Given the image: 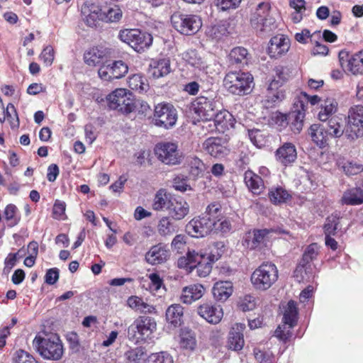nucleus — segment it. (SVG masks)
<instances>
[{
  "instance_id": "obj_54",
  "label": "nucleus",
  "mask_w": 363,
  "mask_h": 363,
  "mask_svg": "<svg viewBox=\"0 0 363 363\" xmlns=\"http://www.w3.org/2000/svg\"><path fill=\"white\" fill-rule=\"evenodd\" d=\"M227 22H220L212 26L209 30L211 36L213 38L219 40L223 36L227 35L229 32L228 30Z\"/></svg>"
},
{
  "instance_id": "obj_64",
  "label": "nucleus",
  "mask_w": 363,
  "mask_h": 363,
  "mask_svg": "<svg viewBox=\"0 0 363 363\" xmlns=\"http://www.w3.org/2000/svg\"><path fill=\"white\" fill-rule=\"evenodd\" d=\"M40 57L43 60L46 65H51L54 60L53 48L51 46L45 47L42 51Z\"/></svg>"
},
{
  "instance_id": "obj_37",
  "label": "nucleus",
  "mask_w": 363,
  "mask_h": 363,
  "mask_svg": "<svg viewBox=\"0 0 363 363\" xmlns=\"http://www.w3.org/2000/svg\"><path fill=\"white\" fill-rule=\"evenodd\" d=\"M172 200V198L167 194L166 190L161 189L155 195L152 204V209L155 211L168 210Z\"/></svg>"
},
{
  "instance_id": "obj_24",
  "label": "nucleus",
  "mask_w": 363,
  "mask_h": 363,
  "mask_svg": "<svg viewBox=\"0 0 363 363\" xmlns=\"http://www.w3.org/2000/svg\"><path fill=\"white\" fill-rule=\"evenodd\" d=\"M269 233L267 229L254 230L248 232L244 237L242 245L250 250L259 247L265 240L266 236Z\"/></svg>"
},
{
  "instance_id": "obj_46",
  "label": "nucleus",
  "mask_w": 363,
  "mask_h": 363,
  "mask_svg": "<svg viewBox=\"0 0 363 363\" xmlns=\"http://www.w3.org/2000/svg\"><path fill=\"white\" fill-rule=\"evenodd\" d=\"M104 21L117 22L122 17V11L117 5H113L107 8H104Z\"/></svg>"
},
{
  "instance_id": "obj_7",
  "label": "nucleus",
  "mask_w": 363,
  "mask_h": 363,
  "mask_svg": "<svg viewBox=\"0 0 363 363\" xmlns=\"http://www.w3.org/2000/svg\"><path fill=\"white\" fill-rule=\"evenodd\" d=\"M110 108L123 114L133 112L135 108L132 94L125 89H117L107 97Z\"/></svg>"
},
{
  "instance_id": "obj_20",
  "label": "nucleus",
  "mask_w": 363,
  "mask_h": 363,
  "mask_svg": "<svg viewBox=\"0 0 363 363\" xmlns=\"http://www.w3.org/2000/svg\"><path fill=\"white\" fill-rule=\"evenodd\" d=\"M169 216L174 220L184 219L189 213V205L181 197L172 198L168 208Z\"/></svg>"
},
{
  "instance_id": "obj_57",
  "label": "nucleus",
  "mask_w": 363,
  "mask_h": 363,
  "mask_svg": "<svg viewBox=\"0 0 363 363\" xmlns=\"http://www.w3.org/2000/svg\"><path fill=\"white\" fill-rule=\"evenodd\" d=\"M248 135L251 142L255 146L260 147L264 145L265 136L260 130H250L248 132Z\"/></svg>"
},
{
  "instance_id": "obj_23",
  "label": "nucleus",
  "mask_w": 363,
  "mask_h": 363,
  "mask_svg": "<svg viewBox=\"0 0 363 363\" xmlns=\"http://www.w3.org/2000/svg\"><path fill=\"white\" fill-rule=\"evenodd\" d=\"M203 148L214 157H223L227 155L225 142L220 138H209L203 143Z\"/></svg>"
},
{
  "instance_id": "obj_41",
  "label": "nucleus",
  "mask_w": 363,
  "mask_h": 363,
  "mask_svg": "<svg viewBox=\"0 0 363 363\" xmlns=\"http://www.w3.org/2000/svg\"><path fill=\"white\" fill-rule=\"evenodd\" d=\"M217 259L218 258L214 255L205 257L194 267V269H196L197 274L201 277H207L212 270V263Z\"/></svg>"
},
{
  "instance_id": "obj_31",
  "label": "nucleus",
  "mask_w": 363,
  "mask_h": 363,
  "mask_svg": "<svg viewBox=\"0 0 363 363\" xmlns=\"http://www.w3.org/2000/svg\"><path fill=\"white\" fill-rule=\"evenodd\" d=\"M244 181L248 189L254 194H259L264 188L262 179L250 170L245 172Z\"/></svg>"
},
{
  "instance_id": "obj_30",
  "label": "nucleus",
  "mask_w": 363,
  "mask_h": 363,
  "mask_svg": "<svg viewBox=\"0 0 363 363\" xmlns=\"http://www.w3.org/2000/svg\"><path fill=\"white\" fill-rule=\"evenodd\" d=\"M184 308L180 304H172L166 311V320L174 328L183 323Z\"/></svg>"
},
{
  "instance_id": "obj_50",
  "label": "nucleus",
  "mask_w": 363,
  "mask_h": 363,
  "mask_svg": "<svg viewBox=\"0 0 363 363\" xmlns=\"http://www.w3.org/2000/svg\"><path fill=\"white\" fill-rule=\"evenodd\" d=\"M233 116L226 110H220L219 106L216 111L213 119L216 125H220L222 128L228 127V122L231 121Z\"/></svg>"
},
{
  "instance_id": "obj_48",
  "label": "nucleus",
  "mask_w": 363,
  "mask_h": 363,
  "mask_svg": "<svg viewBox=\"0 0 363 363\" xmlns=\"http://www.w3.org/2000/svg\"><path fill=\"white\" fill-rule=\"evenodd\" d=\"M145 350L140 347L130 349L125 352V358L128 363H139L145 357Z\"/></svg>"
},
{
  "instance_id": "obj_51",
  "label": "nucleus",
  "mask_w": 363,
  "mask_h": 363,
  "mask_svg": "<svg viewBox=\"0 0 363 363\" xmlns=\"http://www.w3.org/2000/svg\"><path fill=\"white\" fill-rule=\"evenodd\" d=\"M340 218L337 215L332 214L326 219L324 225V231L325 235H335L339 228Z\"/></svg>"
},
{
  "instance_id": "obj_56",
  "label": "nucleus",
  "mask_w": 363,
  "mask_h": 363,
  "mask_svg": "<svg viewBox=\"0 0 363 363\" xmlns=\"http://www.w3.org/2000/svg\"><path fill=\"white\" fill-rule=\"evenodd\" d=\"M111 72L113 78L120 79L123 77L128 71V65L121 60L115 61L111 65Z\"/></svg>"
},
{
  "instance_id": "obj_19",
  "label": "nucleus",
  "mask_w": 363,
  "mask_h": 363,
  "mask_svg": "<svg viewBox=\"0 0 363 363\" xmlns=\"http://www.w3.org/2000/svg\"><path fill=\"white\" fill-rule=\"evenodd\" d=\"M289 48V40L284 35H278L271 38L268 53L272 57H279L286 53Z\"/></svg>"
},
{
  "instance_id": "obj_38",
  "label": "nucleus",
  "mask_w": 363,
  "mask_h": 363,
  "mask_svg": "<svg viewBox=\"0 0 363 363\" xmlns=\"http://www.w3.org/2000/svg\"><path fill=\"white\" fill-rule=\"evenodd\" d=\"M105 56V50L95 47L90 48L84 53V60L88 65L96 66L101 62Z\"/></svg>"
},
{
  "instance_id": "obj_32",
  "label": "nucleus",
  "mask_w": 363,
  "mask_h": 363,
  "mask_svg": "<svg viewBox=\"0 0 363 363\" xmlns=\"http://www.w3.org/2000/svg\"><path fill=\"white\" fill-rule=\"evenodd\" d=\"M150 66L151 74L155 78L163 77L171 72L170 60L168 58L154 60Z\"/></svg>"
},
{
  "instance_id": "obj_44",
  "label": "nucleus",
  "mask_w": 363,
  "mask_h": 363,
  "mask_svg": "<svg viewBox=\"0 0 363 363\" xmlns=\"http://www.w3.org/2000/svg\"><path fill=\"white\" fill-rule=\"evenodd\" d=\"M213 230L215 233L225 235L230 232L232 230V223L228 218H218L216 220L213 219Z\"/></svg>"
},
{
  "instance_id": "obj_14",
  "label": "nucleus",
  "mask_w": 363,
  "mask_h": 363,
  "mask_svg": "<svg viewBox=\"0 0 363 363\" xmlns=\"http://www.w3.org/2000/svg\"><path fill=\"white\" fill-rule=\"evenodd\" d=\"M345 134L352 140L363 135L362 106L357 105L350 108Z\"/></svg>"
},
{
  "instance_id": "obj_52",
  "label": "nucleus",
  "mask_w": 363,
  "mask_h": 363,
  "mask_svg": "<svg viewBox=\"0 0 363 363\" xmlns=\"http://www.w3.org/2000/svg\"><path fill=\"white\" fill-rule=\"evenodd\" d=\"M325 128L330 138H340L344 133L341 125L333 118L328 119V123Z\"/></svg>"
},
{
  "instance_id": "obj_62",
  "label": "nucleus",
  "mask_w": 363,
  "mask_h": 363,
  "mask_svg": "<svg viewBox=\"0 0 363 363\" xmlns=\"http://www.w3.org/2000/svg\"><path fill=\"white\" fill-rule=\"evenodd\" d=\"M66 204L64 201L57 200L53 206V215L56 219H64L65 217Z\"/></svg>"
},
{
  "instance_id": "obj_11",
  "label": "nucleus",
  "mask_w": 363,
  "mask_h": 363,
  "mask_svg": "<svg viewBox=\"0 0 363 363\" xmlns=\"http://www.w3.org/2000/svg\"><path fill=\"white\" fill-rule=\"evenodd\" d=\"M218 106V102L213 98L200 96L191 102L190 111L203 121H211Z\"/></svg>"
},
{
  "instance_id": "obj_26",
  "label": "nucleus",
  "mask_w": 363,
  "mask_h": 363,
  "mask_svg": "<svg viewBox=\"0 0 363 363\" xmlns=\"http://www.w3.org/2000/svg\"><path fill=\"white\" fill-rule=\"evenodd\" d=\"M233 286L230 281H220L215 283L212 292L218 301H225L233 294Z\"/></svg>"
},
{
  "instance_id": "obj_4",
  "label": "nucleus",
  "mask_w": 363,
  "mask_h": 363,
  "mask_svg": "<svg viewBox=\"0 0 363 363\" xmlns=\"http://www.w3.org/2000/svg\"><path fill=\"white\" fill-rule=\"evenodd\" d=\"M157 324L154 318L149 316H140L128 328L129 340L138 343L150 337L156 330Z\"/></svg>"
},
{
  "instance_id": "obj_61",
  "label": "nucleus",
  "mask_w": 363,
  "mask_h": 363,
  "mask_svg": "<svg viewBox=\"0 0 363 363\" xmlns=\"http://www.w3.org/2000/svg\"><path fill=\"white\" fill-rule=\"evenodd\" d=\"M256 306L255 298L250 295H247L242 298L239 303V308L242 311H249L253 310Z\"/></svg>"
},
{
  "instance_id": "obj_27",
  "label": "nucleus",
  "mask_w": 363,
  "mask_h": 363,
  "mask_svg": "<svg viewBox=\"0 0 363 363\" xmlns=\"http://www.w3.org/2000/svg\"><path fill=\"white\" fill-rule=\"evenodd\" d=\"M336 164L338 169L343 172L347 176L356 175L363 172L362 164L344 157H339Z\"/></svg>"
},
{
  "instance_id": "obj_5",
  "label": "nucleus",
  "mask_w": 363,
  "mask_h": 363,
  "mask_svg": "<svg viewBox=\"0 0 363 363\" xmlns=\"http://www.w3.org/2000/svg\"><path fill=\"white\" fill-rule=\"evenodd\" d=\"M297 315L296 303L291 300L284 312L283 324L276 329L274 336L283 342L288 341L292 335L291 329L296 325Z\"/></svg>"
},
{
  "instance_id": "obj_22",
  "label": "nucleus",
  "mask_w": 363,
  "mask_h": 363,
  "mask_svg": "<svg viewBox=\"0 0 363 363\" xmlns=\"http://www.w3.org/2000/svg\"><path fill=\"white\" fill-rule=\"evenodd\" d=\"M245 328L244 323L235 324L229 332L228 345L235 351L242 349L245 341L242 332Z\"/></svg>"
},
{
  "instance_id": "obj_60",
  "label": "nucleus",
  "mask_w": 363,
  "mask_h": 363,
  "mask_svg": "<svg viewBox=\"0 0 363 363\" xmlns=\"http://www.w3.org/2000/svg\"><path fill=\"white\" fill-rule=\"evenodd\" d=\"M221 206L219 203L213 202L209 204L206 208L203 215L204 216H209L213 220H216L220 216Z\"/></svg>"
},
{
  "instance_id": "obj_18",
  "label": "nucleus",
  "mask_w": 363,
  "mask_h": 363,
  "mask_svg": "<svg viewBox=\"0 0 363 363\" xmlns=\"http://www.w3.org/2000/svg\"><path fill=\"white\" fill-rule=\"evenodd\" d=\"M199 315L211 324L220 322L223 316V308L220 306L205 303L200 305L197 309Z\"/></svg>"
},
{
  "instance_id": "obj_42",
  "label": "nucleus",
  "mask_w": 363,
  "mask_h": 363,
  "mask_svg": "<svg viewBox=\"0 0 363 363\" xmlns=\"http://www.w3.org/2000/svg\"><path fill=\"white\" fill-rule=\"evenodd\" d=\"M268 194L270 201L274 204L284 203L290 198V194L282 187L272 188Z\"/></svg>"
},
{
  "instance_id": "obj_15",
  "label": "nucleus",
  "mask_w": 363,
  "mask_h": 363,
  "mask_svg": "<svg viewBox=\"0 0 363 363\" xmlns=\"http://www.w3.org/2000/svg\"><path fill=\"white\" fill-rule=\"evenodd\" d=\"M177 118V111L172 104L162 103L155 106L154 121L156 125L169 128L176 123Z\"/></svg>"
},
{
  "instance_id": "obj_59",
  "label": "nucleus",
  "mask_w": 363,
  "mask_h": 363,
  "mask_svg": "<svg viewBox=\"0 0 363 363\" xmlns=\"http://www.w3.org/2000/svg\"><path fill=\"white\" fill-rule=\"evenodd\" d=\"M255 357L259 363H272L274 356L269 351H262L258 349L254 350Z\"/></svg>"
},
{
  "instance_id": "obj_3",
  "label": "nucleus",
  "mask_w": 363,
  "mask_h": 363,
  "mask_svg": "<svg viewBox=\"0 0 363 363\" xmlns=\"http://www.w3.org/2000/svg\"><path fill=\"white\" fill-rule=\"evenodd\" d=\"M278 279V270L272 263H263L256 269L251 276L253 286L259 290L269 289Z\"/></svg>"
},
{
  "instance_id": "obj_2",
  "label": "nucleus",
  "mask_w": 363,
  "mask_h": 363,
  "mask_svg": "<svg viewBox=\"0 0 363 363\" xmlns=\"http://www.w3.org/2000/svg\"><path fill=\"white\" fill-rule=\"evenodd\" d=\"M253 77L248 72L230 71L223 79V85L232 94L244 96L249 94L253 88Z\"/></svg>"
},
{
  "instance_id": "obj_12",
  "label": "nucleus",
  "mask_w": 363,
  "mask_h": 363,
  "mask_svg": "<svg viewBox=\"0 0 363 363\" xmlns=\"http://www.w3.org/2000/svg\"><path fill=\"white\" fill-rule=\"evenodd\" d=\"M276 76L278 79H273L267 89V101L272 104L281 101L284 98V93L281 89L284 82L290 77L291 70L283 66H278L275 69Z\"/></svg>"
},
{
  "instance_id": "obj_47",
  "label": "nucleus",
  "mask_w": 363,
  "mask_h": 363,
  "mask_svg": "<svg viewBox=\"0 0 363 363\" xmlns=\"http://www.w3.org/2000/svg\"><path fill=\"white\" fill-rule=\"evenodd\" d=\"M4 215L5 219L7 221H9L12 226L17 225L21 220V216L18 215V208L12 203L8 204L6 206Z\"/></svg>"
},
{
  "instance_id": "obj_34",
  "label": "nucleus",
  "mask_w": 363,
  "mask_h": 363,
  "mask_svg": "<svg viewBox=\"0 0 363 363\" xmlns=\"http://www.w3.org/2000/svg\"><path fill=\"white\" fill-rule=\"evenodd\" d=\"M337 102L335 99L328 98L320 105V110L318 114V119L326 121L337 111Z\"/></svg>"
},
{
  "instance_id": "obj_17",
  "label": "nucleus",
  "mask_w": 363,
  "mask_h": 363,
  "mask_svg": "<svg viewBox=\"0 0 363 363\" xmlns=\"http://www.w3.org/2000/svg\"><path fill=\"white\" fill-rule=\"evenodd\" d=\"M283 117L291 124V128L294 133H300L303 128L305 118V104L303 101L298 99L295 101L293 109L288 115Z\"/></svg>"
},
{
  "instance_id": "obj_13",
  "label": "nucleus",
  "mask_w": 363,
  "mask_h": 363,
  "mask_svg": "<svg viewBox=\"0 0 363 363\" xmlns=\"http://www.w3.org/2000/svg\"><path fill=\"white\" fill-rule=\"evenodd\" d=\"M81 16L88 27L96 28L104 21V8L94 0H86L81 6Z\"/></svg>"
},
{
  "instance_id": "obj_63",
  "label": "nucleus",
  "mask_w": 363,
  "mask_h": 363,
  "mask_svg": "<svg viewBox=\"0 0 363 363\" xmlns=\"http://www.w3.org/2000/svg\"><path fill=\"white\" fill-rule=\"evenodd\" d=\"M184 59L191 66L195 67H201L202 66V61L201 58L197 57L196 53L194 50L186 52L184 55Z\"/></svg>"
},
{
  "instance_id": "obj_39",
  "label": "nucleus",
  "mask_w": 363,
  "mask_h": 363,
  "mask_svg": "<svg viewBox=\"0 0 363 363\" xmlns=\"http://www.w3.org/2000/svg\"><path fill=\"white\" fill-rule=\"evenodd\" d=\"M128 84L131 89L140 94L145 93L149 89L147 79L140 74H133L130 77L128 78Z\"/></svg>"
},
{
  "instance_id": "obj_49",
  "label": "nucleus",
  "mask_w": 363,
  "mask_h": 363,
  "mask_svg": "<svg viewBox=\"0 0 363 363\" xmlns=\"http://www.w3.org/2000/svg\"><path fill=\"white\" fill-rule=\"evenodd\" d=\"M319 252V247L316 243H312L307 247L303 255L300 265L303 267L304 265L315 259Z\"/></svg>"
},
{
  "instance_id": "obj_43",
  "label": "nucleus",
  "mask_w": 363,
  "mask_h": 363,
  "mask_svg": "<svg viewBox=\"0 0 363 363\" xmlns=\"http://www.w3.org/2000/svg\"><path fill=\"white\" fill-rule=\"evenodd\" d=\"M349 72L354 75L363 74V50L351 56Z\"/></svg>"
},
{
  "instance_id": "obj_10",
  "label": "nucleus",
  "mask_w": 363,
  "mask_h": 363,
  "mask_svg": "<svg viewBox=\"0 0 363 363\" xmlns=\"http://www.w3.org/2000/svg\"><path fill=\"white\" fill-rule=\"evenodd\" d=\"M268 4H259L256 11L252 13L250 23L252 27L259 33H269L275 28V21L269 16Z\"/></svg>"
},
{
  "instance_id": "obj_9",
  "label": "nucleus",
  "mask_w": 363,
  "mask_h": 363,
  "mask_svg": "<svg viewBox=\"0 0 363 363\" xmlns=\"http://www.w3.org/2000/svg\"><path fill=\"white\" fill-rule=\"evenodd\" d=\"M119 38L138 52H143L152 43L150 33H142L138 29H125L119 33Z\"/></svg>"
},
{
  "instance_id": "obj_25",
  "label": "nucleus",
  "mask_w": 363,
  "mask_h": 363,
  "mask_svg": "<svg viewBox=\"0 0 363 363\" xmlns=\"http://www.w3.org/2000/svg\"><path fill=\"white\" fill-rule=\"evenodd\" d=\"M169 257V251L162 245L152 246L145 254V260L147 263L155 265L164 262Z\"/></svg>"
},
{
  "instance_id": "obj_45",
  "label": "nucleus",
  "mask_w": 363,
  "mask_h": 363,
  "mask_svg": "<svg viewBox=\"0 0 363 363\" xmlns=\"http://www.w3.org/2000/svg\"><path fill=\"white\" fill-rule=\"evenodd\" d=\"M179 344L183 349L194 350L196 345L194 334L191 331H182L180 335Z\"/></svg>"
},
{
  "instance_id": "obj_28",
  "label": "nucleus",
  "mask_w": 363,
  "mask_h": 363,
  "mask_svg": "<svg viewBox=\"0 0 363 363\" xmlns=\"http://www.w3.org/2000/svg\"><path fill=\"white\" fill-rule=\"evenodd\" d=\"M204 293V288L201 284H194L186 286L182 290L181 301L184 303L191 304L201 298Z\"/></svg>"
},
{
  "instance_id": "obj_21",
  "label": "nucleus",
  "mask_w": 363,
  "mask_h": 363,
  "mask_svg": "<svg viewBox=\"0 0 363 363\" xmlns=\"http://www.w3.org/2000/svg\"><path fill=\"white\" fill-rule=\"evenodd\" d=\"M275 156L277 160L283 165L293 163L297 158L296 147L291 143H285L277 150Z\"/></svg>"
},
{
  "instance_id": "obj_58",
  "label": "nucleus",
  "mask_w": 363,
  "mask_h": 363,
  "mask_svg": "<svg viewBox=\"0 0 363 363\" xmlns=\"http://www.w3.org/2000/svg\"><path fill=\"white\" fill-rule=\"evenodd\" d=\"M191 174L198 177L203 174L206 169L204 163L199 158L194 157L190 162Z\"/></svg>"
},
{
  "instance_id": "obj_36",
  "label": "nucleus",
  "mask_w": 363,
  "mask_h": 363,
  "mask_svg": "<svg viewBox=\"0 0 363 363\" xmlns=\"http://www.w3.org/2000/svg\"><path fill=\"white\" fill-rule=\"evenodd\" d=\"M128 306L132 309L142 313H155V308L152 305L145 302L142 298L137 296H131L128 298Z\"/></svg>"
},
{
  "instance_id": "obj_8",
  "label": "nucleus",
  "mask_w": 363,
  "mask_h": 363,
  "mask_svg": "<svg viewBox=\"0 0 363 363\" xmlns=\"http://www.w3.org/2000/svg\"><path fill=\"white\" fill-rule=\"evenodd\" d=\"M154 152L157 160L167 165L180 164L184 157L177 144L171 142L157 143L154 148Z\"/></svg>"
},
{
  "instance_id": "obj_35",
  "label": "nucleus",
  "mask_w": 363,
  "mask_h": 363,
  "mask_svg": "<svg viewBox=\"0 0 363 363\" xmlns=\"http://www.w3.org/2000/svg\"><path fill=\"white\" fill-rule=\"evenodd\" d=\"M172 220L171 217L167 216H162L159 220L157 225V230L160 236H171L177 232V226Z\"/></svg>"
},
{
  "instance_id": "obj_40",
  "label": "nucleus",
  "mask_w": 363,
  "mask_h": 363,
  "mask_svg": "<svg viewBox=\"0 0 363 363\" xmlns=\"http://www.w3.org/2000/svg\"><path fill=\"white\" fill-rule=\"evenodd\" d=\"M247 50L242 47L233 48L229 54V60L231 65H238L247 63Z\"/></svg>"
},
{
  "instance_id": "obj_1",
  "label": "nucleus",
  "mask_w": 363,
  "mask_h": 363,
  "mask_svg": "<svg viewBox=\"0 0 363 363\" xmlns=\"http://www.w3.org/2000/svg\"><path fill=\"white\" fill-rule=\"evenodd\" d=\"M33 346L45 359L57 361L64 353L62 342L56 334L45 337L36 336L33 341Z\"/></svg>"
},
{
  "instance_id": "obj_53",
  "label": "nucleus",
  "mask_w": 363,
  "mask_h": 363,
  "mask_svg": "<svg viewBox=\"0 0 363 363\" xmlns=\"http://www.w3.org/2000/svg\"><path fill=\"white\" fill-rule=\"evenodd\" d=\"M145 363H174L172 357L166 352L150 354Z\"/></svg>"
},
{
  "instance_id": "obj_29",
  "label": "nucleus",
  "mask_w": 363,
  "mask_h": 363,
  "mask_svg": "<svg viewBox=\"0 0 363 363\" xmlns=\"http://www.w3.org/2000/svg\"><path fill=\"white\" fill-rule=\"evenodd\" d=\"M343 205L357 206L363 203V188L353 187L345 191L340 199Z\"/></svg>"
},
{
  "instance_id": "obj_33",
  "label": "nucleus",
  "mask_w": 363,
  "mask_h": 363,
  "mask_svg": "<svg viewBox=\"0 0 363 363\" xmlns=\"http://www.w3.org/2000/svg\"><path fill=\"white\" fill-rule=\"evenodd\" d=\"M312 140L319 146H325L330 138L323 125L313 124L309 129Z\"/></svg>"
},
{
  "instance_id": "obj_55",
  "label": "nucleus",
  "mask_w": 363,
  "mask_h": 363,
  "mask_svg": "<svg viewBox=\"0 0 363 363\" xmlns=\"http://www.w3.org/2000/svg\"><path fill=\"white\" fill-rule=\"evenodd\" d=\"M13 363H38V362L26 351L18 350L13 356Z\"/></svg>"
},
{
  "instance_id": "obj_16",
  "label": "nucleus",
  "mask_w": 363,
  "mask_h": 363,
  "mask_svg": "<svg viewBox=\"0 0 363 363\" xmlns=\"http://www.w3.org/2000/svg\"><path fill=\"white\" fill-rule=\"evenodd\" d=\"M213 230V218L201 215L191 219L186 225V231L191 237L202 238Z\"/></svg>"
},
{
  "instance_id": "obj_6",
  "label": "nucleus",
  "mask_w": 363,
  "mask_h": 363,
  "mask_svg": "<svg viewBox=\"0 0 363 363\" xmlns=\"http://www.w3.org/2000/svg\"><path fill=\"white\" fill-rule=\"evenodd\" d=\"M171 23L178 32L184 35L194 34L202 26L201 19L199 16L180 12H176L172 15Z\"/></svg>"
}]
</instances>
